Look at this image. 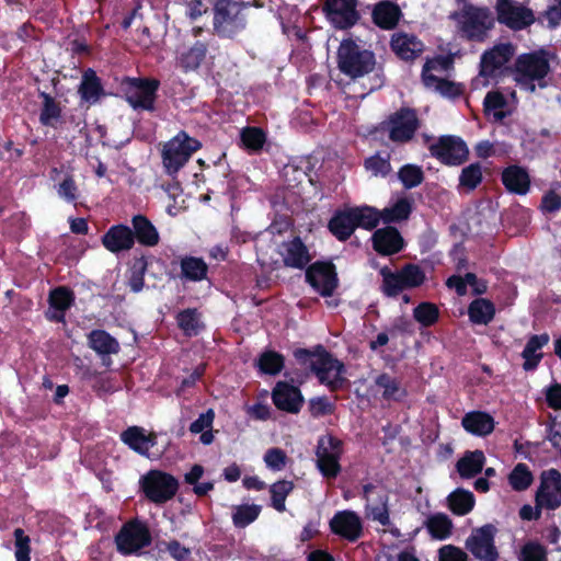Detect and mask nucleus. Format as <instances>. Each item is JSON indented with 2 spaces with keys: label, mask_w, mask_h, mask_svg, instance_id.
I'll list each match as a JSON object with an SVG mask.
<instances>
[{
  "label": "nucleus",
  "mask_w": 561,
  "mask_h": 561,
  "mask_svg": "<svg viewBox=\"0 0 561 561\" xmlns=\"http://www.w3.org/2000/svg\"><path fill=\"white\" fill-rule=\"evenodd\" d=\"M449 18L456 23L461 35L471 41H484L488 32L494 26V19L488 9L467 2L460 3Z\"/></svg>",
  "instance_id": "1"
},
{
  "label": "nucleus",
  "mask_w": 561,
  "mask_h": 561,
  "mask_svg": "<svg viewBox=\"0 0 561 561\" xmlns=\"http://www.w3.org/2000/svg\"><path fill=\"white\" fill-rule=\"evenodd\" d=\"M295 356L302 365L310 367L321 383L331 388L341 383L343 365L323 348L318 347L314 352L298 350Z\"/></svg>",
  "instance_id": "2"
},
{
  "label": "nucleus",
  "mask_w": 561,
  "mask_h": 561,
  "mask_svg": "<svg viewBox=\"0 0 561 561\" xmlns=\"http://www.w3.org/2000/svg\"><path fill=\"white\" fill-rule=\"evenodd\" d=\"M549 70V62L542 54H524L515 62V81L523 89L534 92V82L538 81V85L542 88L545 84L541 81Z\"/></svg>",
  "instance_id": "3"
},
{
  "label": "nucleus",
  "mask_w": 561,
  "mask_h": 561,
  "mask_svg": "<svg viewBox=\"0 0 561 561\" xmlns=\"http://www.w3.org/2000/svg\"><path fill=\"white\" fill-rule=\"evenodd\" d=\"M214 28L226 37H232L245 26L243 4L237 0H217L214 9Z\"/></svg>",
  "instance_id": "4"
},
{
  "label": "nucleus",
  "mask_w": 561,
  "mask_h": 561,
  "mask_svg": "<svg viewBox=\"0 0 561 561\" xmlns=\"http://www.w3.org/2000/svg\"><path fill=\"white\" fill-rule=\"evenodd\" d=\"M339 68L351 78L362 77L374 68V55L367 50H360L351 41H344L339 48Z\"/></svg>",
  "instance_id": "5"
},
{
  "label": "nucleus",
  "mask_w": 561,
  "mask_h": 561,
  "mask_svg": "<svg viewBox=\"0 0 561 561\" xmlns=\"http://www.w3.org/2000/svg\"><path fill=\"white\" fill-rule=\"evenodd\" d=\"M199 147L198 140L190 138L184 133H180L169 140L162 151L163 167L167 172L169 174L176 173Z\"/></svg>",
  "instance_id": "6"
},
{
  "label": "nucleus",
  "mask_w": 561,
  "mask_h": 561,
  "mask_svg": "<svg viewBox=\"0 0 561 561\" xmlns=\"http://www.w3.org/2000/svg\"><path fill=\"white\" fill-rule=\"evenodd\" d=\"M141 488L151 502L163 504L176 494L179 481L170 473L150 470L141 478Z\"/></svg>",
  "instance_id": "7"
},
{
  "label": "nucleus",
  "mask_w": 561,
  "mask_h": 561,
  "mask_svg": "<svg viewBox=\"0 0 561 561\" xmlns=\"http://www.w3.org/2000/svg\"><path fill=\"white\" fill-rule=\"evenodd\" d=\"M448 62L444 58L428 60L423 68L422 80L424 85L443 96L455 98L461 93V87L455 82L445 80Z\"/></svg>",
  "instance_id": "8"
},
{
  "label": "nucleus",
  "mask_w": 561,
  "mask_h": 561,
  "mask_svg": "<svg viewBox=\"0 0 561 561\" xmlns=\"http://www.w3.org/2000/svg\"><path fill=\"white\" fill-rule=\"evenodd\" d=\"M515 47L510 43H500L484 51L481 57L480 77L474 80L476 84H485L486 78L493 77L497 70L503 68L514 56Z\"/></svg>",
  "instance_id": "9"
},
{
  "label": "nucleus",
  "mask_w": 561,
  "mask_h": 561,
  "mask_svg": "<svg viewBox=\"0 0 561 561\" xmlns=\"http://www.w3.org/2000/svg\"><path fill=\"white\" fill-rule=\"evenodd\" d=\"M495 528L485 525L472 530L466 541L467 549L481 561H496L499 553L494 546Z\"/></svg>",
  "instance_id": "10"
},
{
  "label": "nucleus",
  "mask_w": 561,
  "mask_h": 561,
  "mask_svg": "<svg viewBox=\"0 0 561 561\" xmlns=\"http://www.w3.org/2000/svg\"><path fill=\"white\" fill-rule=\"evenodd\" d=\"M342 454L341 442L332 436H324L317 448V465L327 478H334L340 472L339 459Z\"/></svg>",
  "instance_id": "11"
},
{
  "label": "nucleus",
  "mask_w": 561,
  "mask_h": 561,
  "mask_svg": "<svg viewBox=\"0 0 561 561\" xmlns=\"http://www.w3.org/2000/svg\"><path fill=\"white\" fill-rule=\"evenodd\" d=\"M149 542V530L137 522L126 524L116 536L117 550L123 554L135 553Z\"/></svg>",
  "instance_id": "12"
},
{
  "label": "nucleus",
  "mask_w": 561,
  "mask_h": 561,
  "mask_svg": "<svg viewBox=\"0 0 561 561\" xmlns=\"http://www.w3.org/2000/svg\"><path fill=\"white\" fill-rule=\"evenodd\" d=\"M433 156L443 163L457 165L467 159L468 148L466 144L458 137L444 136L436 144L430 147Z\"/></svg>",
  "instance_id": "13"
},
{
  "label": "nucleus",
  "mask_w": 561,
  "mask_h": 561,
  "mask_svg": "<svg viewBox=\"0 0 561 561\" xmlns=\"http://www.w3.org/2000/svg\"><path fill=\"white\" fill-rule=\"evenodd\" d=\"M496 11L499 21L513 30L524 28L535 20L529 9L513 0H497Z\"/></svg>",
  "instance_id": "14"
},
{
  "label": "nucleus",
  "mask_w": 561,
  "mask_h": 561,
  "mask_svg": "<svg viewBox=\"0 0 561 561\" xmlns=\"http://www.w3.org/2000/svg\"><path fill=\"white\" fill-rule=\"evenodd\" d=\"M308 283L323 297L333 295L337 287L339 280L334 266L330 263H314L307 273Z\"/></svg>",
  "instance_id": "15"
},
{
  "label": "nucleus",
  "mask_w": 561,
  "mask_h": 561,
  "mask_svg": "<svg viewBox=\"0 0 561 561\" xmlns=\"http://www.w3.org/2000/svg\"><path fill=\"white\" fill-rule=\"evenodd\" d=\"M157 88V81L129 79L125 83L126 100L134 108L151 110Z\"/></svg>",
  "instance_id": "16"
},
{
  "label": "nucleus",
  "mask_w": 561,
  "mask_h": 561,
  "mask_svg": "<svg viewBox=\"0 0 561 561\" xmlns=\"http://www.w3.org/2000/svg\"><path fill=\"white\" fill-rule=\"evenodd\" d=\"M537 507L554 510L561 505V474L549 470L542 474V481L536 496Z\"/></svg>",
  "instance_id": "17"
},
{
  "label": "nucleus",
  "mask_w": 561,
  "mask_h": 561,
  "mask_svg": "<svg viewBox=\"0 0 561 561\" xmlns=\"http://www.w3.org/2000/svg\"><path fill=\"white\" fill-rule=\"evenodd\" d=\"M325 8L328 18L339 28L350 27L358 19L356 0H328Z\"/></svg>",
  "instance_id": "18"
},
{
  "label": "nucleus",
  "mask_w": 561,
  "mask_h": 561,
  "mask_svg": "<svg viewBox=\"0 0 561 561\" xmlns=\"http://www.w3.org/2000/svg\"><path fill=\"white\" fill-rule=\"evenodd\" d=\"M332 531L350 541L357 540L363 534L359 516L353 511L336 513L330 522Z\"/></svg>",
  "instance_id": "19"
},
{
  "label": "nucleus",
  "mask_w": 561,
  "mask_h": 561,
  "mask_svg": "<svg viewBox=\"0 0 561 561\" xmlns=\"http://www.w3.org/2000/svg\"><path fill=\"white\" fill-rule=\"evenodd\" d=\"M274 404L283 411L297 413L304 402L300 390L285 381H278L272 393Z\"/></svg>",
  "instance_id": "20"
},
{
  "label": "nucleus",
  "mask_w": 561,
  "mask_h": 561,
  "mask_svg": "<svg viewBox=\"0 0 561 561\" xmlns=\"http://www.w3.org/2000/svg\"><path fill=\"white\" fill-rule=\"evenodd\" d=\"M417 127L415 113L410 110L401 111L389 122V137L393 141H407Z\"/></svg>",
  "instance_id": "21"
},
{
  "label": "nucleus",
  "mask_w": 561,
  "mask_h": 561,
  "mask_svg": "<svg viewBox=\"0 0 561 561\" xmlns=\"http://www.w3.org/2000/svg\"><path fill=\"white\" fill-rule=\"evenodd\" d=\"M391 48L401 59L410 60L422 54L424 44L414 34L398 32L391 37Z\"/></svg>",
  "instance_id": "22"
},
{
  "label": "nucleus",
  "mask_w": 561,
  "mask_h": 561,
  "mask_svg": "<svg viewBox=\"0 0 561 561\" xmlns=\"http://www.w3.org/2000/svg\"><path fill=\"white\" fill-rule=\"evenodd\" d=\"M373 243L377 252L390 255L402 249L403 240L396 228L386 227L375 231Z\"/></svg>",
  "instance_id": "23"
},
{
  "label": "nucleus",
  "mask_w": 561,
  "mask_h": 561,
  "mask_svg": "<svg viewBox=\"0 0 561 561\" xmlns=\"http://www.w3.org/2000/svg\"><path fill=\"white\" fill-rule=\"evenodd\" d=\"M375 488L370 484L364 486V496L366 499V516L380 525L386 526L389 524V512L387 501L383 495L377 494L374 497Z\"/></svg>",
  "instance_id": "24"
},
{
  "label": "nucleus",
  "mask_w": 561,
  "mask_h": 561,
  "mask_svg": "<svg viewBox=\"0 0 561 561\" xmlns=\"http://www.w3.org/2000/svg\"><path fill=\"white\" fill-rule=\"evenodd\" d=\"M279 254L283 256L284 264L288 267L302 268L310 261L307 248L299 239L284 242L279 248Z\"/></svg>",
  "instance_id": "25"
},
{
  "label": "nucleus",
  "mask_w": 561,
  "mask_h": 561,
  "mask_svg": "<svg viewBox=\"0 0 561 561\" xmlns=\"http://www.w3.org/2000/svg\"><path fill=\"white\" fill-rule=\"evenodd\" d=\"M103 245L111 252H119L133 248L135 239L126 226L112 227L102 239Z\"/></svg>",
  "instance_id": "26"
},
{
  "label": "nucleus",
  "mask_w": 561,
  "mask_h": 561,
  "mask_svg": "<svg viewBox=\"0 0 561 561\" xmlns=\"http://www.w3.org/2000/svg\"><path fill=\"white\" fill-rule=\"evenodd\" d=\"M122 440L133 450L140 455H147L149 449L156 444V435L147 433L144 428L131 426L121 435Z\"/></svg>",
  "instance_id": "27"
},
{
  "label": "nucleus",
  "mask_w": 561,
  "mask_h": 561,
  "mask_svg": "<svg viewBox=\"0 0 561 561\" xmlns=\"http://www.w3.org/2000/svg\"><path fill=\"white\" fill-rule=\"evenodd\" d=\"M370 391L375 396L380 394L385 400H399L405 394V390L401 383L388 374L378 375L374 379Z\"/></svg>",
  "instance_id": "28"
},
{
  "label": "nucleus",
  "mask_w": 561,
  "mask_h": 561,
  "mask_svg": "<svg viewBox=\"0 0 561 561\" xmlns=\"http://www.w3.org/2000/svg\"><path fill=\"white\" fill-rule=\"evenodd\" d=\"M463 428L478 436H485L493 432L494 420L493 417L484 412H470L467 413L461 421Z\"/></svg>",
  "instance_id": "29"
},
{
  "label": "nucleus",
  "mask_w": 561,
  "mask_h": 561,
  "mask_svg": "<svg viewBox=\"0 0 561 561\" xmlns=\"http://www.w3.org/2000/svg\"><path fill=\"white\" fill-rule=\"evenodd\" d=\"M401 18L400 8L389 1H381L374 7V22L381 28H393Z\"/></svg>",
  "instance_id": "30"
},
{
  "label": "nucleus",
  "mask_w": 561,
  "mask_h": 561,
  "mask_svg": "<svg viewBox=\"0 0 561 561\" xmlns=\"http://www.w3.org/2000/svg\"><path fill=\"white\" fill-rule=\"evenodd\" d=\"M506 188L517 194H525L529 188V176L527 172L518 167L507 168L502 175Z\"/></svg>",
  "instance_id": "31"
},
{
  "label": "nucleus",
  "mask_w": 561,
  "mask_h": 561,
  "mask_svg": "<svg viewBox=\"0 0 561 561\" xmlns=\"http://www.w3.org/2000/svg\"><path fill=\"white\" fill-rule=\"evenodd\" d=\"M355 216L353 209L337 214L329 224L331 232L340 240L347 239L356 228Z\"/></svg>",
  "instance_id": "32"
},
{
  "label": "nucleus",
  "mask_w": 561,
  "mask_h": 561,
  "mask_svg": "<svg viewBox=\"0 0 561 561\" xmlns=\"http://www.w3.org/2000/svg\"><path fill=\"white\" fill-rule=\"evenodd\" d=\"M484 462L485 457L481 450L468 451L458 460L457 470L462 478H471L482 470Z\"/></svg>",
  "instance_id": "33"
},
{
  "label": "nucleus",
  "mask_w": 561,
  "mask_h": 561,
  "mask_svg": "<svg viewBox=\"0 0 561 561\" xmlns=\"http://www.w3.org/2000/svg\"><path fill=\"white\" fill-rule=\"evenodd\" d=\"M133 227L138 241L141 244L153 247L159 242V233L153 225L141 215L133 218Z\"/></svg>",
  "instance_id": "34"
},
{
  "label": "nucleus",
  "mask_w": 561,
  "mask_h": 561,
  "mask_svg": "<svg viewBox=\"0 0 561 561\" xmlns=\"http://www.w3.org/2000/svg\"><path fill=\"white\" fill-rule=\"evenodd\" d=\"M549 336L547 334L534 335L527 342L523 357L525 358L524 368L530 370L537 366L541 358V354L538 351L548 343Z\"/></svg>",
  "instance_id": "35"
},
{
  "label": "nucleus",
  "mask_w": 561,
  "mask_h": 561,
  "mask_svg": "<svg viewBox=\"0 0 561 561\" xmlns=\"http://www.w3.org/2000/svg\"><path fill=\"white\" fill-rule=\"evenodd\" d=\"M79 93L81 99L89 104H94L99 101L102 94V88L99 78L93 71L89 70L84 72Z\"/></svg>",
  "instance_id": "36"
},
{
  "label": "nucleus",
  "mask_w": 561,
  "mask_h": 561,
  "mask_svg": "<svg viewBox=\"0 0 561 561\" xmlns=\"http://www.w3.org/2000/svg\"><path fill=\"white\" fill-rule=\"evenodd\" d=\"M468 312L473 323L486 324L494 317V306L486 299H476L470 304Z\"/></svg>",
  "instance_id": "37"
},
{
  "label": "nucleus",
  "mask_w": 561,
  "mask_h": 561,
  "mask_svg": "<svg viewBox=\"0 0 561 561\" xmlns=\"http://www.w3.org/2000/svg\"><path fill=\"white\" fill-rule=\"evenodd\" d=\"M89 344L99 354H115L118 351L117 341L101 330L90 333Z\"/></svg>",
  "instance_id": "38"
},
{
  "label": "nucleus",
  "mask_w": 561,
  "mask_h": 561,
  "mask_svg": "<svg viewBox=\"0 0 561 561\" xmlns=\"http://www.w3.org/2000/svg\"><path fill=\"white\" fill-rule=\"evenodd\" d=\"M450 510L457 515L468 514L474 505L473 494L466 490H456L448 496Z\"/></svg>",
  "instance_id": "39"
},
{
  "label": "nucleus",
  "mask_w": 561,
  "mask_h": 561,
  "mask_svg": "<svg viewBox=\"0 0 561 561\" xmlns=\"http://www.w3.org/2000/svg\"><path fill=\"white\" fill-rule=\"evenodd\" d=\"M412 210V203L409 198H399L391 207L381 211L383 222H394L404 220Z\"/></svg>",
  "instance_id": "40"
},
{
  "label": "nucleus",
  "mask_w": 561,
  "mask_h": 561,
  "mask_svg": "<svg viewBox=\"0 0 561 561\" xmlns=\"http://www.w3.org/2000/svg\"><path fill=\"white\" fill-rule=\"evenodd\" d=\"M294 490V482L288 480H279L270 486L272 506L278 511L286 510L285 501L287 495Z\"/></svg>",
  "instance_id": "41"
},
{
  "label": "nucleus",
  "mask_w": 561,
  "mask_h": 561,
  "mask_svg": "<svg viewBox=\"0 0 561 561\" xmlns=\"http://www.w3.org/2000/svg\"><path fill=\"white\" fill-rule=\"evenodd\" d=\"M353 214L355 216V221L357 227H363L365 229H373L375 228L380 220H382L381 211H378L377 209L369 207V206H363V207H356L352 208Z\"/></svg>",
  "instance_id": "42"
},
{
  "label": "nucleus",
  "mask_w": 561,
  "mask_h": 561,
  "mask_svg": "<svg viewBox=\"0 0 561 561\" xmlns=\"http://www.w3.org/2000/svg\"><path fill=\"white\" fill-rule=\"evenodd\" d=\"M214 417L215 414L213 410H208L206 413L201 414L199 417L196 421H194L190 427V431L192 433H202L201 442L205 445L210 444L214 439L213 433L210 431H205L210 428Z\"/></svg>",
  "instance_id": "43"
},
{
  "label": "nucleus",
  "mask_w": 561,
  "mask_h": 561,
  "mask_svg": "<svg viewBox=\"0 0 561 561\" xmlns=\"http://www.w3.org/2000/svg\"><path fill=\"white\" fill-rule=\"evenodd\" d=\"M426 526L433 537L445 539L450 534L451 522L446 515L436 514L427 519Z\"/></svg>",
  "instance_id": "44"
},
{
  "label": "nucleus",
  "mask_w": 561,
  "mask_h": 561,
  "mask_svg": "<svg viewBox=\"0 0 561 561\" xmlns=\"http://www.w3.org/2000/svg\"><path fill=\"white\" fill-rule=\"evenodd\" d=\"M261 512V507L259 505H240L234 507V512L232 514L233 524L237 527L243 528L254 522Z\"/></svg>",
  "instance_id": "45"
},
{
  "label": "nucleus",
  "mask_w": 561,
  "mask_h": 561,
  "mask_svg": "<svg viewBox=\"0 0 561 561\" xmlns=\"http://www.w3.org/2000/svg\"><path fill=\"white\" fill-rule=\"evenodd\" d=\"M182 273L192 280H201L206 276V263L196 257H186L181 263Z\"/></svg>",
  "instance_id": "46"
},
{
  "label": "nucleus",
  "mask_w": 561,
  "mask_h": 561,
  "mask_svg": "<svg viewBox=\"0 0 561 561\" xmlns=\"http://www.w3.org/2000/svg\"><path fill=\"white\" fill-rule=\"evenodd\" d=\"M512 488L516 491L527 489L533 482V474L525 463H518L508 477Z\"/></svg>",
  "instance_id": "47"
},
{
  "label": "nucleus",
  "mask_w": 561,
  "mask_h": 561,
  "mask_svg": "<svg viewBox=\"0 0 561 561\" xmlns=\"http://www.w3.org/2000/svg\"><path fill=\"white\" fill-rule=\"evenodd\" d=\"M380 273L382 275V288L388 296H396L407 288L400 272L391 273L389 270L382 268Z\"/></svg>",
  "instance_id": "48"
},
{
  "label": "nucleus",
  "mask_w": 561,
  "mask_h": 561,
  "mask_svg": "<svg viewBox=\"0 0 561 561\" xmlns=\"http://www.w3.org/2000/svg\"><path fill=\"white\" fill-rule=\"evenodd\" d=\"M505 104L503 95L499 92H490L484 99V111L493 121H501L504 117L502 107Z\"/></svg>",
  "instance_id": "49"
},
{
  "label": "nucleus",
  "mask_w": 561,
  "mask_h": 561,
  "mask_svg": "<svg viewBox=\"0 0 561 561\" xmlns=\"http://www.w3.org/2000/svg\"><path fill=\"white\" fill-rule=\"evenodd\" d=\"M283 357L272 351L263 353L259 358V367L265 374L275 375L283 368Z\"/></svg>",
  "instance_id": "50"
},
{
  "label": "nucleus",
  "mask_w": 561,
  "mask_h": 561,
  "mask_svg": "<svg viewBox=\"0 0 561 561\" xmlns=\"http://www.w3.org/2000/svg\"><path fill=\"white\" fill-rule=\"evenodd\" d=\"M263 460L268 469L282 471L287 466L288 457L283 449L273 447L265 451Z\"/></svg>",
  "instance_id": "51"
},
{
  "label": "nucleus",
  "mask_w": 561,
  "mask_h": 561,
  "mask_svg": "<svg viewBox=\"0 0 561 561\" xmlns=\"http://www.w3.org/2000/svg\"><path fill=\"white\" fill-rule=\"evenodd\" d=\"M414 318L424 327L432 325L438 318V309L435 305L423 302L414 309Z\"/></svg>",
  "instance_id": "52"
},
{
  "label": "nucleus",
  "mask_w": 561,
  "mask_h": 561,
  "mask_svg": "<svg viewBox=\"0 0 561 561\" xmlns=\"http://www.w3.org/2000/svg\"><path fill=\"white\" fill-rule=\"evenodd\" d=\"M180 328L187 334L193 335L202 328V322L197 313L193 310H185L178 317Z\"/></svg>",
  "instance_id": "53"
},
{
  "label": "nucleus",
  "mask_w": 561,
  "mask_h": 561,
  "mask_svg": "<svg viewBox=\"0 0 561 561\" xmlns=\"http://www.w3.org/2000/svg\"><path fill=\"white\" fill-rule=\"evenodd\" d=\"M241 141L245 148L250 150H257L263 146L265 136L261 129L256 127H248L241 131Z\"/></svg>",
  "instance_id": "54"
},
{
  "label": "nucleus",
  "mask_w": 561,
  "mask_h": 561,
  "mask_svg": "<svg viewBox=\"0 0 561 561\" xmlns=\"http://www.w3.org/2000/svg\"><path fill=\"white\" fill-rule=\"evenodd\" d=\"M399 178L405 187L411 188L422 182L423 172L421 168L408 164L400 170Z\"/></svg>",
  "instance_id": "55"
},
{
  "label": "nucleus",
  "mask_w": 561,
  "mask_h": 561,
  "mask_svg": "<svg viewBox=\"0 0 561 561\" xmlns=\"http://www.w3.org/2000/svg\"><path fill=\"white\" fill-rule=\"evenodd\" d=\"M16 561H30V537L21 528L14 530Z\"/></svg>",
  "instance_id": "56"
},
{
  "label": "nucleus",
  "mask_w": 561,
  "mask_h": 561,
  "mask_svg": "<svg viewBox=\"0 0 561 561\" xmlns=\"http://www.w3.org/2000/svg\"><path fill=\"white\" fill-rule=\"evenodd\" d=\"M49 301L54 309L58 311H65L71 305L72 294L68 289L59 287L51 291Z\"/></svg>",
  "instance_id": "57"
},
{
  "label": "nucleus",
  "mask_w": 561,
  "mask_h": 561,
  "mask_svg": "<svg viewBox=\"0 0 561 561\" xmlns=\"http://www.w3.org/2000/svg\"><path fill=\"white\" fill-rule=\"evenodd\" d=\"M44 105L41 114V122L45 125H53L59 117V107L56 102L48 95L43 93Z\"/></svg>",
  "instance_id": "58"
},
{
  "label": "nucleus",
  "mask_w": 561,
  "mask_h": 561,
  "mask_svg": "<svg viewBox=\"0 0 561 561\" xmlns=\"http://www.w3.org/2000/svg\"><path fill=\"white\" fill-rule=\"evenodd\" d=\"M407 288L417 287L424 282V273L416 265H408L400 271Z\"/></svg>",
  "instance_id": "59"
},
{
  "label": "nucleus",
  "mask_w": 561,
  "mask_h": 561,
  "mask_svg": "<svg viewBox=\"0 0 561 561\" xmlns=\"http://www.w3.org/2000/svg\"><path fill=\"white\" fill-rule=\"evenodd\" d=\"M365 167L374 176H386L391 170L388 159L380 156H374L367 159Z\"/></svg>",
  "instance_id": "60"
},
{
  "label": "nucleus",
  "mask_w": 561,
  "mask_h": 561,
  "mask_svg": "<svg viewBox=\"0 0 561 561\" xmlns=\"http://www.w3.org/2000/svg\"><path fill=\"white\" fill-rule=\"evenodd\" d=\"M482 173L479 165L471 164L465 168L460 175V184L469 190L474 188L481 181Z\"/></svg>",
  "instance_id": "61"
},
{
  "label": "nucleus",
  "mask_w": 561,
  "mask_h": 561,
  "mask_svg": "<svg viewBox=\"0 0 561 561\" xmlns=\"http://www.w3.org/2000/svg\"><path fill=\"white\" fill-rule=\"evenodd\" d=\"M205 57V49L202 46L191 48L181 58V64L186 70L195 69L199 66Z\"/></svg>",
  "instance_id": "62"
},
{
  "label": "nucleus",
  "mask_w": 561,
  "mask_h": 561,
  "mask_svg": "<svg viewBox=\"0 0 561 561\" xmlns=\"http://www.w3.org/2000/svg\"><path fill=\"white\" fill-rule=\"evenodd\" d=\"M57 193L59 197L68 202H75L79 195L78 187L71 176H66L62 182L59 183Z\"/></svg>",
  "instance_id": "63"
},
{
  "label": "nucleus",
  "mask_w": 561,
  "mask_h": 561,
  "mask_svg": "<svg viewBox=\"0 0 561 561\" xmlns=\"http://www.w3.org/2000/svg\"><path fill=\"white\" fill-rule=\"evenodd\" d=\"M522 561H546V551L542 546L537 543H527L524 546L520 554Z\"/></svg>",
  "instance_id": "64"
}]
</instances>
